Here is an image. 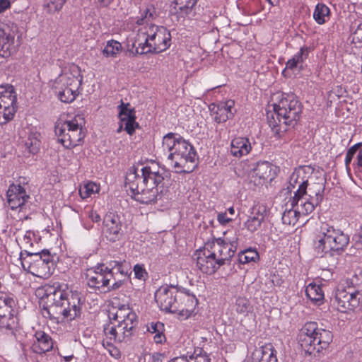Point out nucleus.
<instances>
[{
    "instance_id": "1",
    "label": "nucleus",
    "mask_w": 362,
    "mask_h": 362,
    "mask_svg": "<svg viewBox=\"0 0 362 362\" xmlns=\"http://www.w3.org/2000/svg\"><path fill=\"white\" fill-rule=\"evenodd\" d=\"M166 173L155 163L141 169L132 168L126 176L125 187L132 193L134 199L141 204L156 202L163 192Z\"/></svg>"
},
{
    "instance_id": "2",
    "label": "nucleus",
    "mask_w": 362,
    "mask_h": 362,
    "mask_svg": "<svg viewBox=\"0 0 362 362\" xmlns=\"http://www.w3.org/2000/svg\"><path fill=\"white\" fill-rule=\"evenodd\" d=\"M160 156L166 158L177 173H190L197 166V153L193 146L174 133L163 138Z\"/></svg>"
},
{
    "instance_id": "3",
    "label": "nucleus",
    "mask_w": 362,
    "mask_h": 362,
    "mask_svg": "<svg viewBox=\"0 0 362 362\" xmlns=\"http://www.w3.org/2000/svg\"><path fill=\"white\" fill-rule=\"evenodd\" d=\"M49 305L44 306L42 315L45 317L56 320H72L81 313V294L77 291L55 289L47 296Z\"/></svg>"
},
{
    "instance_id": "4",
    "label": "nucleus",
    "mask_w": 362,
    "mask_h": 362,
    "mask_svg": "<svg viewBox=\"0 0 362 362\" xmlns=\"http://www.w3.org/2000/svg\"><path fill=\"white\" fill-rule=\"evenodd\" d=\"M333 340L331 331L318 327L315 322H308L300 329L298 341L301 349L308 355L327 349Z\"/></svg>"
},
{
    "instance_id": "5",
    "label": "nucleus",
    "mask_w": 362,
    "mask_h": 362,
    "mask_svg": "<svg viewBox=\"0 0 362 362\" xmlns=\"http://www.w3.org/2000/svg\"><path fill=\"white\" fill-rule=\"evenodd\" d=\"M83 81L80 68L71 64L52 82V88L57 95L58 98L63 103L73 102L78 95V88Z\"/></svg>"
},
{
    "instance_id": "6",
    "label": "nucleus",
    "mask_w": 362,
    "mask_h": 362,
    "mask_svg": "<svg viewBox=\"0 0 362 362\" xmlns=\"http://www.w3.org/2000/svg\"><path fill=\"white\" fill-rule=\"evenodd\" d=\"M349 237L340 229H337L326 223H322L319 234L315 241V249L322 257L334 252H339L346 247Z\"/></svg>"
},
{
    "instance_id": "7",
    "label": "nucleus",
    "mask_w": 362,
    "mask_h": 362,
    "mask_svg": "<svg viewBox=\"0 0 362 362\" xmlns=\"http://www.w3.org/2000/svg\"><path fill=\"white\" fill-rule=\"evenodd\" d=\"M27 258L23 257L21 253V264L24 269L39 278L47 279L51 274V268L53 267L52 257L47 250L42 251H31L25 250Z\"/></svg>"
},
{
    "instance_id": "8",
    "label": "nucleus",
    "mask_w": 362,
    "mask_h": 362,
    "mask_svg": "<svg viewBox=\"0 0 362 362\" xmlns=\"http://www.w3.org/2000/svg\"><path fill=\"white\" fill-rule=\"evenodd\" d=\"M142 16L144 17L138 19L136 23L144 25L139 30L136 37L132 45L128 44V47L132 52H134L133 49H135L136 51L141 49L140 47H149V43L151 44L155 40L161 28V26L155 24L148 23L150 19H153L158 16L154 7L147 6L142 11Z\"/></svg>"
},
{
    "instance_id": "9",
    "label": "nucleus",
    "mask_w": 362,
    "mask_h": 362,
    "mask_svg": "<svg viewBox=\"0 0 362 362\" xmlns=\"http://www.w3.org/2000/svg\"><path fill=\"white\" fill-rule=\"evenodd\" d=\"M83 124V119L79 116L71 120L57 122L54 131L58 141L66 148L78 146L85 136Z\"/></svg>"
},
{
    "instance_id": "10",
    "label": "nucleus",
    "mask_w": 362,
    "mask_h": 362,
    "mask_svg": "<svg viewBox=\"0 0 362 362\" xmlns=\"http://www.w3.org/2000/svg\"><path fill=\"white\" fill-rule=\"evenodd\" d=\"M277 101L274 103L277 115H281L284 126L293 125L300 118L302 105L293 93H278Z\"/></svg>"
},
{
    "instance_id": "11",
    "label": "nucleus",
    "mask_w": 362,
    "mask_h": 362,
    "mask_svg": "<svg viewBox=\"0 0 362 362\" xmlns=\"http://www.w3.org/2000/svg\"><path fill=\"white\" fill-rule=\"evenodd\" d=\"M238 245V238L235 235L233 238L225 233L223 238L215 239L211 243L206 244L209 252L216 259L221 266L229 264L234 256Z\"/></svg>"
},
{
    "instance_id": "12",
    "label": "nucleus",
    "mask_w": 362,
    "mask_h": 362,
    "mask_svg": "<svg viewBox=\"0 0 362 362\" xmlns=\"http://www.w3.org/2000/svg\"><path fill=\"white\" fill-rule=\"evenodd\" d=\"M324 185L322 183H314L309 187V198L305 199L301 195L296 199V195L289 201L291 206L296 208L299 214L308 215L312 213L315 206L322 200Z\"/></svg>"
},
{
    "instance_id": "13",
    "label": "nucleus",
    "mask_w": 362,
    "mask_h": 362,
    "mask_svg": "<svg viewBox=\"0 0 362 362\" xmlns=\"http://www.w3.org/2000/svg\"><path fill=\"white\" fill-rule=\"evenodd\" d=\"M17 95L12 85L0 86V124L13 119L17 109Z\"/></svg>"
},
{
    "instance_id": "14",
    "label": "nucleus",
    "mask_w": 362,
    "mask_h": 362,
    "mask_svg": "<svg viewBox=\"0 0 362 362\" xmlns=\"http://www.w3.org/2000/svg\"><path fill=\"white\" fill-rule=\"evenodd\" d=\"M179 290L173 286L163 285L155 293V300L162 310L175 313L179 311Z\"/></svg>"
},
{
    "instance_id": "15",
    "label": "nucleus",
    "mask_w": 362,
    "mask_h": 362,
    "mask_svg": "<svg viewBox=\"0 0 362 362\" xmlns=\"http://www.w3.org/2000/svg\"><path fill=\"white\" fill-rule=\"evenodd\" d=\"M86 279L87 284L90 288H107L108 291L112 290L110 285L112 274L108 272L107 267L104 264L88 269Z\"/></svg>"
},
{
    "instance_id": "16",
    "label": "nucleus",
    "mask_w": 362,
    "mask_h": 362,
    "mask_svg": "<svg viewBox=\"0 0 362 362\" xmlns=\"http://www.w3.org/2000/svg\"><path fill=\"white\" fill-rule=\"evenodd\" d=\"M103 225L102 231L107 240L115 242L122 238V223L119 215L113 212L106 214Z\"/></svg>"
},
{
    "instance_id": "17",
    "label": "nucleus",
    "mask_w": 362,
    "mask_h": 362,
    "mask_svg": "<svg viewBox=\"0 0 362 362\" xmlns=\"http://www.w3.org/2000/svg\"><path fill=\"white\" fill-rule=\"evenodd\" d=\"M338 305V309L341 312L352 310L362 305V297L356 295L352 288L348 286L346 288L339 289L335 296Z\"/></svg>"
},
{
    "instance_id": "18",
    "label": "nucleus",
    "mask_w": 362,
    "mask_h": 362,
    "mask_svg": "<svg viewBox=\"0 0 362 362\" xmlns=\"http://www.w3.org/2000/svg\"><path fill=\"white\" fill-rule=\"evenodd\" d=\"M171 35L170 32L163 26H161L160 32L155 40L149 43V47H140L141 49L136 50V54H144L149 52H161L166 50L170 45Z\"/></svg>"
},
{
    "instance_id": "19",
    "label": "nucleus",
    "mask_w": 362,
    "mask_h": 362,
    "mask_svg": "<svg viewBox=\"0 0 362 362\" xmlns=\"http://www.w3.org/2000/svg\"><path fill=\"white\" fill-rule=\"evenodd\" d=\"M209 109L211 116L217 123L226 122L228 119H232L236 112L235 102L232 100L211 104Z\"/></svg>"
},
{
    "instance_id": "20",
    "label": "nucleus",
    "mask_w": 362,
    "mask_h": 362,
    "mask_svg": "<svg viewBox=\"0 0 362 362\" xmlns=\"http://www.w3.org/2000/svg\"><path fill=\"white\" fill-rule=\"evenodd\" d=\"M133 328L128 325H117L110 323L104 328V333L107 339L113 342H122L128 340L132 334Z\"/></svg>"
},
{
    "instance_id": "21",
    "label": "nucleus",
    "mask_w": 362,
    "mask_h": 362,
    "mask_svg": "<svg viewBox=\"0 0 362 362\" xmlns=\"http://www.w3.org/2000/svg\"><path fill=\"white\" fill-rule=\"evenodd\" d=\"M195 255L197 256V266L204 274H213L221 267L208 247H205L203 250L197 251Z\"/></svg>"
},
{
    "instance_id": "22",
    "label": "nucleus",
    "mask_w": 362,
    "mask_h": 362,
    "mask_svg": "<svg viewBox=\"0 0 362 362\" xmlns=\"http://www.w3.org/2000/svg\"><path fill=\"white\" fill-rule=\"evenodd\" d=\"M6 196L8 206L12 210L21 209L29 199L25 189L20 185H11L7 190Z\"/></svg>"
},
{
    "instance_id": "23",
    "label": "nucleus",
    "mask_w": 362,
    "mask_h": 362,
    "mask_svg": "<svg viewBox=\"0 0 362 362\" xmlns=\"http://www.w3.org/2000/svg\"><path fill=\"white\" fill-rule=\"evenodd\" d=\"M197 1H172L170 13L176 17L177 21L184 19L186 16L195 14Z\"/></svg>"
},
{
    "instance_id": "24",
    "label": "nucleus",
    "mask_w": 362,
    "mask_h": 362,
    "mask_svg": "<svg viewBox=\"0 0 362 362\" xmlns=\"http://www.w3.org/2000/svg\"><path fill=\"white\" fill-rule=\"evenodd\" d=\"M289 185L293 188L298 186V189L295 192L296 199L301 195L306 194L308 179L305 167H300L293 171L290 176Z\"/></svg>"
},
{
    "instance_id": "25",
    "label": "nucleus",
    "mask_w": 362,
    "mask_h": 362,
    "mask_svg": "<svg viewBox=\"0 0 362 362\" xmlns=\"http://www.w3.org/2000/svg\"><path fill=\"white\" fill-rule=\"evenodd\" d=\"M126 265L125 262L112 261L108 263L107 266H105V267H107L108 272L112 274V281H114V283L111 285L112 290H116L122 285L123 281L118 276L120 275L123 277L127 276L129 269Z\"/></svg>"
},
{
    "instance_id": "26",
    "label": "nucleus",
    "mask_w": 362,
    "mask_h": 362,
    "mask_svg": "<svg viewBox=\"0 0 362 362\" xmlns=\"http://www.w3.org/2000/svg\"><path fill=\"white\" fill-rule=\"evenodd\" d=\"M267 216V208L264 205L255 206L252 208L250 216L245 223L248 230L253 233L257 231L264 221Z\"/></svg>"
},
{
    "instance_id": "27",
    "label": "nucleus",
    "mask_w": 362,
    "mask_h": 362,
    "mask_svg": "<svg viewBox=\"0 0 362 362\" xmlns=\"http://www.w3.org/2000/svg\"><path fill=\"white\" fill-rule=\"evenodd\" d=\"M14 44V34L0 28V56L7 58L14 54L17 49Z\"/></svg>"
},
{
    "instance_id": "28",
    "label": "nucleus",
    "mask_w": 362,
    "mask_h": 362,
    "mask_svg": "<svg viewBox=\"0 0 362 362\" xmlns=\"http://www.w3.org/2000/svg\"><path fill=\"white\" fill-rule=\"evenodd\" d=\"M179 313L182 315L189 316L197 305V299L194 295L179 290L177 295Z\"/></svg>"
},
{
    "instance_id": "29",
    "label": "nucleus",
    "mask_w": 362,
    "mask_h": 362,
    "mask_svg": "<svg viewBox=\"0 0 362 362\" xmlns=\"http://www.w3.org/2000/svg\"><path fill=\"white\" fill-rule=\"evenodd\" d=\"M354 158L352 163L354 169L362 170V143H358L348 149L344 160L347 170H349V165Z\"/></svg>"
},
{
    "instance_id": "30",
    "label": "nucleus",
    "mask_w": 362,
    "mask_h": 362,
    "mask_svg": "<svg viewBox=\"0 0 362 362\" xmlns=\"http://www.w3.org/2000/svg\"><path fill=\"white\" fill-rule=\"evenodd\" d=\"M251 149V144L247 138L236 137L231 141L230 153L235 157L240 158L246 156Z\"/></svg>"
},
{
    "instance_id": "31",
    "label": "nucleus",
    "mask_w": 362,
    "mask_h": 362,
    "mask_svg": "<svg viewBox=\"0 0 362 362\" xmlns=\"http://www.w3.org/2000/svg\"><path fill=\"white\" fill-rule=\"evenodd\" d=\"M252 177L258 180V184L262 185L265 181L274 178L272 167L269 162L257 163L253 170Z\"/></svg>"
},
{
    "instance_id": "32",
    "label": "nucleus",
    "mask_w": 362,
    "mask_h": 362,
    "mask_svg": "<svg viewBox=\"0 0 362 362\" xmlns=\"http://www.w3.org/2000/svg\"><path fill=\"white\" fill-rule=\"evenodd\" d=\"M36 342L33 344L34 351L37 354L45 353L52 349L51 337L44 331H37L35 334Z\"/></svg>"
},
{
    "instance_id": "33",
    "label": "nucleus",
    "mask_w": 362,
    "mask_h": 362,
    "mask_svg": "<svg viewBox=\"0 0 362 362\" xmlns=\"http://www.w3.org/2000/svg\"><path fill=\"white\" fill-rule=\"evenodd\" d=\"M310 49L308 47H302L291 59L286 62V68L293 69L298 66H301L304 61L308 58Z\"/></svg>"
},
{
    "instance_id": "34",
    "label": "nucleus",
    "mask_w": 362,
    "mask_h": 362,
    "mask_svg": "<svg viewBox=\"0 0 362 362\" xmlns=\"http://www.w3.org/2000/svg\"><path fill=\"white\" fill-rule=\"evenodd\" d=\"M307 297L315 303H321L324 300V292L320 285L309 284L305 288Z\"/></svg>"
},
{
    "instance_id": "35",
    "label": "nucleus",
    "mask_w": 362,
    "mask_h": 362,
    "mask_svg": "<svg viewBox=\"0 0 362 362\" xmlns=\"http://www.w3.org/2000/svg\"><path fill=\"white\" fill-rule=\"evenodd\" d=\"M40 134L37 132H31L25 141V146L29 153L36 154L40 147Z\"/></svg>"
},
{
    "instance_id": "36",
    "label": "nucleus",
    "mask_w": 362,
    "mask_h": 362,
    "mask_svg": "<svg viewBox=\"0 0 362 362\" xmlns=\"http://www.w3.org/2000/svg\"><path fill=\"white\" fill-rule=\"evenodd\" d=\"M17 320L12 313L8 315H0V329L11 334H14V329L17 327Z\"/></svg>"
},
{
    "instance_id": "37",
    "label": "nucleus",
    "mask_w": 362,
    "mask_h": 362,
    "mask_svg": "<svg viewBox=\"0 0 362 362\" xmlns=\"http://www.w3.org/2000/svg\"><path fill=\"white\" fill-rule=\"evenodd\" d=\"M147 331L151 334H155L153 340L157 344H161L165 340V336L163 334L164 325L162 322H151L147 325Z\"/></svg>"
},
{
    "instance_id": "38",
    "label": "nucleus",
    "mask_w": 362,
    "mask_h": 362,
    "mask_svg": "<svg viewBox=\"0 0 362 362\" xmlns=\"http://www.w3.org/2000/svg\"><path fill=\"white\" fill-rule=\"evenodd\" d=\"M235 311L238 314L243 316H247L253 310V307L250 304V300L243 297H238L235 304Z\"/></svg>"
},
{
    "instance_id": "39",
    "label": "nucleus",
    "mask_w": 362,
    "mask_h": 362,
    "mask_svg": "<svg viewBox=\"0 0 362 362\" xmlns=\"http://www.w3.org/2000/svg\"><path fill=\"white\" fill-rule=\"evenodd\" d=\"M348 287L352 288L356 295L360 294L362 297V269L356 271L355 274L347 282Z\"/></svg>"
},
{
    "instance_id": "40",
    "label": "nucleus",
    "mask_w": 362,
    "mask_h": 362,
    "mask_svg": "<svg viewBox=\"0 0 362 362\" xmlns=\"http://www.w3.org/2000/svg\"><path fill=\"white\" fill-rule=\"evenodd\" d=\"M329 8L322 3H319L315 6L313 13V18L319 24H323L326 22V18H329Z\"/></svg>"
},
{
    "instance_id": "41",
    "label": "nucleus",
    "mask_w": 362,
    "mask_h": 362,
    "mask_svg": "<svg viewBox=\"0 0 362 362\" xmlns=\"http://www.w3.org/2000/svg\"><path fill=\"white\" fill-rule=\"evenodd\" d=\"M273 107L274 111L267 112V122L269 127L278 132L281 130V126L284 125V124L282 122L281 115H277V109L274 108V105H273Z\"/></svg>"
},
{
    "instance_id": "42",
    "label": "nucleus",
    "mask_w": 362,
    "mask_h": 362,
    "mask_svg": "<svg viewBox=\"0 0 362 362\" xmlns=\"http://www.w3.org/2000/svg\"><path fill=\"white\" fill-rule=\"evenodd\" d=\"M16 305L13 298L1 294L0 296V315H8L13 311Z\"/></svg>"
},
{
    "instance_id": "43",
    "label": "nucleus",
    "mask_w": 362,
    "mask_h": 362,
    "mask_svg": "<svg viewBox=\"0 0 362 362\" xmlns=\"http://www.w3.org/2000/svg\"><path fill=\"white\" fill-rule=\"evenodd\" d=\"M122 51V45L116 40H109L103 50V54L107 57H115Z\"/></svg>"
},
{
    "instance_id": "44",
    "label": "nucleus",
    "mask_w": 362,
    "mask_h": 362,
    "mask_svg": "<svg viewBox=\"0 0 362 362\" xmlns=\"http://www.w3.org/2000/svg\"><path fill=\"white\" fill-rule=\"evenodd\" d=\"M100 187L93 182H88L84 183L79 189V194L81 199H85L92 194L98 193Z\"/></svg>"
},
{
    "instance_id": "45",
    "label": "nucleus",
    "mask_w": 362,
    "mask_h": 362,
    "mask_svg": "<svg viewBox=\"0 0 362 362\" xmlns=\"http://www.w3.org/2000/svg\"><path fill=\"white\" fill-rule=\"evenodd\" d=\"M300 214H298V211L296 208H293L291 206L289 209H286L282 214V222L286 225H295V223L298 221V217Z\"/></svg>"
},
{
    "instance_id": "46",
    "label": "nucleus",
    "mask_w": 362,
    "mask_h": 362,
    "mask_svg": "<svg viewBox=\"0 0 362 362\" xmlns=\"http://www.w3.org/2000/svg\"><path fill=\"white\" fill-rule=\"evenodd\" d=\"M259 258V254L255 250L247 249L238 255V261L240 264H247L255 262Z\"/></svg>"
},
{
    "instance_id": "47",
    "label": "nucleus",
    "mask_w": 362,
    "mask_h": 362,
    "mask_svg": "<svg viewBox=\"0 0 362 362\" xmlns=\"http://www.w3.org/2000/svg\"><path fill=\"white\" fill-rule=\"evenodd\" d=\"M128 106H129V103L124 104L123 103H122V104L119 106V107L120 108L119 116L121 122H126L127 120L132 119V117L136 119L134 110L128 108Z\"/></svg>"
},
{
    "instance_id": "48",
    "label": "nucleus",
    "mask_w": 362,
    "mask_h": 362,
    "mask_svg": "<svg viewBox=\"0 0 362 362\" xmlns=\"http://www.w3.org/2000/svg\"><path fill=\"white\" fill-rule=\"evenodd\" d=\"M20 242L22 246L27 249H30L33 247L34 243L36 242V237L33 232L26 231L25 234L22 238H20Z\"/></svg>"
},
{
    "instance_id": "49",
    "label": "nucleus",
    "mask_w": 362,
    "mask_h": 362,
    "mask_svg": "<svg viewBox=\"0 0 362 362\" xmlns=\"http://www.w3.org/2000/svg\"><path fill=\"white\" fill-rule=\"evenodd\" d=\"M62 6L63 1H46L42 6L44 11L49 14L59 11Z\"/></svg>"
},
{
    "instance_id": "50",
    "label": "nucleus",
    "mask_w": 362,
    "mask_h": 362,
    "mask_svg": "<svg viewBox=\"0 0 362 362\" xmlns=\"http://www.w3.org/2000/svg\"><path fill=\"white\" fill-rule=\"evenodd\" d=\"M136 314L132 310L129 314L124 315V319H118L117 322L119 324L128 325V326H131L134 328L136 325Z\"/></svg>"
},
{
    "instance_id": "51",
    "label": "nucleus",
    "mask_w": 362,
    "mask_h": 362,
    "mask_svg": "<svg viewBox=\"0 0 362 362\" xmlns=\"http://www.w3.org/2000/svg\"><path fill=\"white\" fill-rule=\"evenodd\" d=\"M122 123L124 126V130L129 135H132L135 131V129L139 127V124L136 122V119H134V118L132 117V119L127 120L126 122Z\"/></svg>"
},
{
    "instance_id": "52",
    "label": "nucleus",
    "mask_w": 362,
    "mask_h": 362,
    "mask_svg": "<svg viewBox=\"0 0 362 362\" xmlns=\"http://www.w3.org/2000/svg\"><path fill=\"white\" fill-rule=\"evenodd\" d=\"M132 310L128 305H122L119 307L115 313L114 318L115 320H117L118 319H124V315L129 314Z\"/></svg>"
},
{
    "instance_id": "53",
    "label": "nucleus",
    "mask_w": 362,
    "mask_h": 362,
    "mask_svg": "<svg viewBox=\"0 0 362 362\" xmlns=\"http://www.w3.org/2000/svg\"><path fill=\"white\" fill-rule=\"evenodd\" d=\"M352 42L354 43L362 42V23L359 24L353 33Z\"/></svg>"
},
{
    "instance_id": "54",
    "label": "nucleus",
    "mask_w": 362,
    "mask_h": 362,
    "mask_svg": "<svg viewBox=\"0 0 362 362\" xmlns=\"http://www.w3.org/2000/svg\"><path fill=\"white\" fill-rule=\"evenodd\" d=\"M108 345V352L110 356L116 359H119L121 357V352L118 348L112 344V341H107Z\"/></svg>"
},
{
    "instance_id": "55",
    "label": "nucleus",
    "mask_w": 362,
    "mask_h": 362,
    "mask_svg": "<svg viewBox=\"0 0 362 362\" xmlns=\"http://www.w3.org/2000/svg\"><path fill=\"white\" fill-rule=\"evenodd\" d=\"M188 358L189 362H210V359L205 354L192 355Z\"/></svg>"
},
{
    "instance_id": "56",
    "label": "nucleus",
    "mask_w": 362,
    "mask_h": 362,
    "mask_svg": "<svg viewBox=\"0 0 362 362\" xmlns=\"http://www.w3.org/2000/svg\"><path fill=\"white\" fill-rule=\"evenodd\" d=\"M134 272L135 276L139 279H143L144 277V275L146 274L144 267L139 264H136L134 266Z\"/></svg>"
},
{
    "instance_id": "57",
    "label": "nucleus",
    "mask_w": 362,
    "mask_h": 362,
    "mask_svg": "<svg viewBox=\"0 0 362 362\" xmlns=\"http://www.w3.org/2000/svg\"><path fill=\"white\" fill-rule=\"evenodd\" d=\"M217 220L221 225H226L232 221L231 218L227 216L226 212L219 213L217 215Z\"/></svg>"
},
{
    "instance_id": "58",
    "label": "nucleus",
    "mask_w": 362,
    "mask_h": 362,
    "mask_svg": "<svg viewBox=\"0 0 362 362\" xmlns=\"http://www.w3.org/2000/svg\"><path fill=\"white\" fill-rule=\"evenodd\" d=\"M88 216L94 223H98L100 221V215L94 210H90L88 212Z\"/></svg>"
},
{
    "instance_id": "59",
    "label": "nucleus",
    "mask_w": 362,
    "mask_h": 362,
    "mask_svg": "<svg viewBox=\"0 0 362 362\" xmlns=\"http://www.w3.org/2000/svg\"><path fill=\"white\" fill-rule=\"evenodd\" d=\"M11 6V1H0V13L4 12Z\"/></svg>"
},
{
    "instance_id": "60",
    "label": "nucleus",
    "mask_w": 362,
    "mask_h": 362,
    "mask_svg": "<svg viewBox=\"0 0 362 362\" xmlns=\"http://www.w3.org/2000/svg\"><path fill=\"white\" fill-rule=\"evenodd\" d=\"M170 362H189V358L186 356L175 357Z\"/></svg>"
},
{
    "instance_id": "61",
    "label": "nucleus",
    "mask_w": 362,
    "mask_h": 362,
    "mask_svg": "<svg viewBox=\"0 0 362 362\" xmlns=\"http://www.w3.org/2000/svg\"><path fill=\"white\" fill-rule=\"evenodd\" d=\"M151 359L152 362H162V355L158 353L153 354Z\"/></svg>"
},
{
    "instance_id": "62",
    "label": "nucleus",
    "mask_w": 362,
    "mask_h": 362,
    "mask_svg": "<svg viewBox=\"0 0 362 362\" xmlns=\"http://www.w3.org/2000/svg\"><path fill=\"white\" fill-rule=\"evenodd\" d=\"M64 358L66 362H70L73 358V355L64 356Z\"/></svg>"
},
{
    "instance_id": "63",
    "label": "nucleus",
    "mask_w": 362,
    "mask_h": 362,
    "mask_svg": "<svg viewBox=\"0 0 362 362\" xmlns=\"http://www.w3.org/2000/svg\"><path fill=\"white\" fill-rule=\"evenodd\" d=\"M228 212L231 215H233L234 213H235V210H234V208L233 207H230L228 209Z\"/></svg>"
},
{
    "instance_id": "64",
    "label": "nucleus",
    "mask_w": 362,
    "mask_h": 362,
    "mask_svg": "<svg viewBox=\"0 0 362 362\" xmlns=\"http://www.w3.org/2000/svg\"><path fill=\"white\" fill-rule=\"evenodd\" d=\"M123 124L121 123L120 126L119 127L118 129H117V132H120L123 128Z\"/></svg>"
}]
</instances>
